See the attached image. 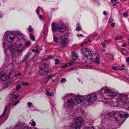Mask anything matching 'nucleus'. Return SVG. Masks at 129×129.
Instances as JSON below:
<instances>
[{
  "label": "nucleus",
  "mask_w": 129,
  "mask_h": 129,
  "mask_svg": "<svg viewBox=\"0 0 129 129\" xmlns=\"http://www.w3.org/2000/svg\"><path fill=\"white\" fill-rule=\"evenodd\" d=\"M22 129H31V128L30 127H24Z\"/></svg>",
  "instance_id": "53"
},
{
  "label": "nucleus",
  "mask_w": 129,
  "mask_h": 129,
  "mask_svg": "<svg viewBox=\"0 0 129 129\" xmlns=\"http://www.w3.org/2000/svg\"><path fill=\"white\" fill-rule=\"evenodd\" d=\"M77 57V55L76 54L75 52H73L72 55V58L73 60H76Z\"/></svg>",
  "instance_id": "25"
},
{
  "label": "nucleus",
  "mask_w": 129,
  "mask_h": 129,
  "mask_svg": "<svg viewBox=\"0 0 129 129\" xmlns=\"http://www.w3.org/2000/svg\"><path fill=\"white\" fill-rule=\"evenodd\" d=\"M127 116V114H124L123 116L119 112H111L108 114L105 117L104 120L106 122L108 120H111L113 119L117 122L120 121L123 118H125Z\"/></svg>",
  "instance_id": "2"
},
{
  "label": "nucleus",
  "mask_w": 129,
  "mask_h": 129,
  "mask_svg": "<svg viewBox=\"0 0 129 129\" xmlns=\"http://www.w3.org/2000/svg\"><path fill=\"white\" fill-rule=\"evenodd\" d=\"M3 47L4 48L6 46L7 44L6 42H5V41L4 40L3 42Z\"/></svg>",
  "instance_id": "44"
},
{
  "label": "nucleus",
  "mask_w": 129,
  "mask_h": 129,
  "mask_svg": "<svg viewBox=\"0 0 129 129\" xmlns=\"http://www.w3.org/2000/svg\"><path fill=\"white\" fill-rule=\"evenodd\" d=\"M50 91L49 89L47 88L46 89V94H47L49 92H50Z\"/></svg>",
  "instance_id": "45"
},
{
  "label": "nucleus",
  "mask_w": 129,
  "mask_h": 129,
  "mask_svg": "<svg viewBox=\"0 0 129 129\" xmlns=\"http://www.w3.org/2000/svg\"><path fill=\"white\" fill-rule=\"evenodd\" d=\"M74 95L73 94H67L64 97L65 98H68V97H70V98H72V97H74Z\"/></svg>",
  "instance_id": "24"
},
{
  "label": "nucleus",
  "mask_w": 129,
  "mask_h": 129,
  "mask_svg": "<svg viewBox=\"0 0 129 129\" xmlns=\"http://www.w3.org/2000/svg\"><path fill=\"white\" fill-rule=\"evenodd\" d=\"M46 95L47 96H53V92H51V93H50V92H49V93H47V94H46Z\"/></svg>",
  "instance_id": "36"
},
{
  "label": "nucleus",
  "mask_w": 129,
  "mask_h": 129,
  "mask_svg": "<svg viewBox=\"0 0 129 129\" xmlns=\"http://www.w3.org/2000/svg\"><path fill=\"white\" fill-rule=\"evenodd\" d=\"M34 56L32 55L31 52H28L24 57V59L23 61L25 62L26 61H29L31 60L34 57Z\"/></svg>",
  "instance_id": "8"
},
{
  "label": "nucleus",
  "mask_w": 129,
  "mask_h": 129,
  "mask_svg": "<svg viewBox=\"0 0 129 129\" xmlns=\"http://www.w3.org/2000/svg\"><path fill=\"white\" fill-rule=\"evenodd\" d=\"M6 41L8 42L11 43L13 42L15 39V36L12 33H8L5 37Z\"/></svg>",
  "instance_id": "4"
},
{
  "label": "nucleus",
  "mask_w": 129,
  "mask_h": 129,
  "mask_svg": "<svg viewBox=\"0 0 129 129\" xmlns=\"http://www.w3.org/2000/svg\"><path fill=\"white\" fill-rule=\"evenodd\" d=\"M56 27L59 31L63 32L65 30L66 26L63 23L59 22L57 25Z\"/></svg>",
  "instance_id": "5"
},
{
  "label": "nucleus",
  "mask_w": 129,
  "mask_h": 129,
  "mask_svg": "<svg viewBox=\"0 0 129 129\" xmlns=\"http://www.w3.org/2000/svg\"><path fill=\"white\" fill-rule=\"evenodd\" d=\"M82 62L83 63L89 64L90 63V58H88L87 56H85L83 57L82 58Z\"/></svg>",
  "instance_id": "14"
},
{
  "label": "nucleus",
  "mask_w": 129,
  "mask_h": 129,
  "mask_svg": "<svg viewBox=\"0 0 129 129\" xmlns=\"http://www.w3.org/2000/svg\"><path fill=\"white\" fill-rule=\"evenodd\" d=\"M111 2L114 6H115L117 4V0H111Z\"/></svg>",
  "instance_id": "31"
},
{
  "label": "nucleus",
  "mask_w": 129,
  "mask_h": 129,
  "mask_svg": "<svg viewBox=\"0 0 129 129\" xmlns=\"http://www.w3.org/2000/svg\"><path fill=\"white\" fill-rule=\"evenodd\" d=\"M21 74V73L20 72H19L17 74H16L15 75V77H17L18 76H19Z\"/></svg>",
  "instance_id": "50"
},
{
  "label": "nucleus",
  "mask_w": 129,
  "mask_h": 129,
  "mask_svg": "<svg viewBox=\"0 0 129 129\" xmlns=\"http://www.w3.org/2000/svg\"><path fill=\"white\" fill-rule=\"evenodd\" d=\"M23 127L22 124L20 122H18L15 126V127L19 129Z\"/></svg>",
  "instance_id": "22"
},
{
  "label": "nucleus",
  "mask_w": 129,
  "mask_h": 129,
  "mask_svg": "<svg viewBox=\"0 0 129 129\" xmlns=\"http://www.w3.org/2000/svg\"><path fill=\"white\" fill-rule=\"evenodd\" d=\"M31 125L32 126H35L36 125V124L35 122L34 121L31 124Z\"/></svg>",
  "instance_id": "49"
},
{
  "label": "nucleus",
  "mask_w": 129,
  "mask_h": 129,
  "mask_svg": "<svg viewBox=\"0 0 129 129\" xmlns=\"http://www.w3.org/2000/svg\"><path fill=\"white\" fill-rule=\"evenodd\" d=\"M115 25V23H113L111 25V27H114Z\"/></svg>",
  "instance_id": "60"
},
{
  "label": "nucleus",
  "mask_w": 129,
  "mask_h": 129,
  "mask_svg": "<svg viewBox=\"0 0 129 129\" xmlns=\"http://www.w3.org/2000/svg\"><path fill=\"white\" fill-rule=\"evenodd\" d=\"M122 103L123 107L126 109H129V103L127 100H125L123 101Z\"/></svg>",
  "instance_id": "13"
},
{
  "label": "nucleus",
  "mask_w": 129,
  "mask_h": 129,
  "mask_svg": "<svg viewBox=\"0 0 129 129\" xmlns=\"http://www.w3.org/2000/svg\"><path fill=\"white\" fill-rule=\"evenodd\" d=\"M32 104V103L31 102H28L27 104L29 107H30Z\"/></svg>",
  "instance_id": "57"
},
{
  "label": "nucleus",
  "mask_w": 129,
  "mask_h": 129,
  "mask_svg": "<svg viewBox=\"0 0 129 129\" xmlns=\"http://www.w3.org/2000/svg\"><path fill=\"white\" fill-rule=\"evenodd\" d=\"M69 40L68 39L65 38L64 39H61L60 41V46L61 47H63L66 46L68 43Z\"/></svg>",
  "instance_id": "12"
},
{
  "label": "nucleus",
  "mask_w": 129,
  "mask_h": 129,
  "mask_svg": "<svg viewBox=\"0 0 129 129\" xmlns=\"http://www.w3.org/2000/svg\"><path fill=\"white\" fill-rule=\"evenodd\" d=\"M29 37L33 41H35L34 36L32 34H30L29 35Z\"/></svg>",
  "instance_id": "29"
},
{
  "label": "nucleus",
  "mask_w": 129,
  "mask_h": 129,
  "mask_svg": "<svg viewBox=\"0 0 129 129\" xmlns=\"http://www.w3.org/2000/svg\"><path fill=\"white\" fill-rule=\"evenodd\" d=\"M30 42L29 41L27 42L26 44V46H28L29 45Z\"/></svg>",
  "instance_id": "52"
},
{
  "label": "nucleus",
  "mask_w": 129,
  "mask_h": 129,
  "mask_svg": "<svg viewBox=\"0 0 129 129\" xmlns=\"http://www.w3.org/2000/svg\"><path fill=\"white\" fill-rule=\"evenodd\" d=\"M21 88L22 86L21 85H18L16 86V90H19Z\"/></svg>",
  "instance_id": "34"
},
{
  "label": "nucleus",
  "mask_w": 129,
  "mask_h": 129,
  "mask_svg": "<svg viewBox=\"0 0 129 129\" xmlns=\"http://www.w3.org/2000/svg\"><path fill=\"white\" fill-rule=\"evenodd\" d=\"M51 30L52 33H53L55 34V33L56 31L57 30V28L55 27H52Z\"/></svg>",
  "instance_id": "33"
},
{
  "label": "nucleus",
  "mask_w": 129,
  "mask_h": 129,
  "mask_svg": "<svg viewBox=\"0 0 129 129\" xmlns=\"http://www.w3.org/2000/svg\"><path fill=\"white\" fill-rule=\"evenodd\" d=\"M16 36L18 39L20 40H22L24 38L23 35L19 31L17 32L16 33Z\"/></svg>",
  "instance_id": "17"
},
{
  "label": "nucleus",
  "mask_w": 129,
  "mask_h": 129,
  "mask_svg": "<svg viewBox=\"0 0 129 129\" xmlns=\"http://www.w3.org/2000/svg\"><path fill=\"white\" fill-rule=\"evenodd\" d=\"M32 30V29L31 28L30 26H29L28 28V30L29 31V32L31 31Z\"/></svg>",
  "instance_id": "59"
},
{
  "label": "nucleus",
  "mask_w": 129,
  "mask_h": 129,
  "mask_svg": "<svg viewBox=\"0 0 129 129\" xmlns=\"http://www.w3.org/2000/svg\"><path fill=\"white\" fill-rule=\"evenodd\" d=\"M55 23L54 22H53L51 25V26L52 27H55Z\"/></svg>",
  "instance_id": "47"
},
{
  "label": "nucleus",
  "mask_w": 129,
  "mask_h": 129,
  "mask_svg": "<svg viewBox=\"0 0 129 129\" xmlns=\"http://www.w3.org/2000/svg\"><path fill=\"white\" fill-rule=\"evenodd\" d=\"M50 71L49 72L47 70H46L44 69H40V74L43 76L44 75H48V72H49L51 73L52 71L51 70H50Z\"/></svg>",
  "instance_id": "15"
},
{
  "label": "nucleus",
  "mask_w": 129,
  "mask_h": 129,
  "mask_svg": "<svg viewBox=\"0 0 129 129\" xmlns=\"http://www.w3.org/2000/svg\"><path fill=\"white\" fill-rule=\"evenodd\" d=\"M118 67L114 66L112 68V69L114 70H118Z\"/></svg>",
  "instance_id": "42"
},
{
  "label": "nucleus",
  "mask_w": 129,
  "mask_h": 129,
  "mask_svg": "<svg viewBox=\"0 0 129 129\" xmlns=\"http://www.w3.org/2000/svg\"><path fill=\"white\" fill-rule=\"evenodd\" d=\"M7 50H9V51H10L11 54L14 55L15 53V51L16 50V47L15 46L14 44H12L10 45L8 48L6 49L5 50V52H6V51Z\"/></svg>",
  "instance_id": "10"
},
{
  "label": "nucleus",
  "mask_w": 129,
  "mask_h": 129,
  "mask_svg": "<svg viewBox=\"0 0 129 129\" xmlns=\"http://www.w3.org/2000/svg\"><path fill=\"white\" fill-rule=\"evenodd\" d=\"M113 19L111 17H110V18L109 20H108V22L110 23H111L113 21Z\"/></svg>",
  "instance_id": "41"
},
{
  "label": "nucleus",
  "mask_w": 129,
  "mask_h": 129,
  "mask_svg": "<svg viewBox=\"0 0 129 129\" xmlns=\"http://www.w3.org/2000/svg\"><path fill=\"white\" fill-rule=\"evenodd\" d=\"M53 36L54 42L55 43H57L58 42V39L57 37L55 35H53Z\"/></svg>",
  "instance_id": "23"
},
{
  "label": "nucleus",
  "mask_w": 129,
  "mask_h": 129,
  "mask_svg": "<svg viewBox=\"0 0 129 129\" xmlns=\"http://www.w3.org/2000/svg\"><path fill=\"white\" fill-rule=\"evenodd\" d=\"M83 35L82 34H79V35H77V36L78 37L80 36L81 37H83Z\"/></svg>",
  "instance_id": "63"
},
{
  "label": "nucleus",
  "mask_w": 129,
  "mask_h": 129,
  "mask_svg": "<svg viewBox=\"0 0 129 129\" xmlns=\"http://www.w3.org/2000/svg\"><path fill=\"white\" fill-rule=\"evenodd\" d=\"M118 70H120L122 71L124 70L125 69L121 67L120 66H118Z\"/></svg>",
  "instance_id": "40"
},
{
  "label": "nucleus",
  "mask_w": 129,
  "mask_h": 129,
  "mask_svg": "<svg viewBox=\"0 0 129 129\" xmlns=\"http://www.w3.org/2000/svg\"><path fill=\"white\" fill-rule=\"evenodd\" d=\"M101 44L102 45V46L103 48H105L106 47V45L105 43L103 41L102 42Z\"/></svg>",
  "instance_id": "37"
},
{
  "label": "nucleus",
  "mask_w": 129,
  "mask_h": 129,
  "mask_svg": "<svg viewBox=\"0 0 129 129\" xmlns=\"http://www.w3.org/2000/svg\"><path fill=\"white\" fill-rule=\"evenodd\" d=\"M10 82H8L7 83L5 84L3 86V89H5L8 87L11 84Z\"/></svg>",
  "instance_id": "26"
},
{
  "label": "nucleus",
  "mask_w": 129,
  "mask_h": 129,
  "mask_svg": "<svg viewBox=\"0 0 129 129\" xmlns=\"http://www.w3.org/2000/svg\"><path fill=\"white\" fill-rule=\"evenodd\" d=\"M68 67V65L66 64H63V65L62 66L61 68H67Z\"/></svg>",
  "instance_id": "46"
},
{
  "label": "nucleus",
  "mask_w": 129,
  "mask_h": 129,
  "mask_svg": "<svg viewBox=\"0 0 129 129\" xmlns=\"http://www.w3.org/2000/svg\"><path fill=\"white\" fill-rule=\"evenodd\" d=\"M48 81V80L47 78H45L43 79V81L41 82V83L43 84V83L46 84L47 82Z\"/></svg>",
  "instance_id": "30"
},
{
  "label": "nucleus",
  "mask_w": 129,
  "mask_h": 129,
  "mask_svg": "<svg viewBox=\"0 0 129 129\" xmlns=\"http://www.w3.org/2000/svg\"><path fill=\"white\" fill-rule=\"evenodd\" d=\"M19 102V101H18L15 102L13 104L14 106L16 105Z\"/></svg>",
  "instance_id": "55"
},
{
  "label": "nucleus",
  "mask_w": 129,
  "mask_h": 129,
  "mask_svg": "<svg viewBox=\"0 0 129 129\" xmlns=\"http://www.w3.org/2000/svg\"><path fill=\"white\" fill-rule=\"evenodd\" d=\"M22 84L23 85H25V86H26V85H28L29 84V83H22Z\"/></svg>",
  "instance_id": "54"
},
{
  "label": "nucleus",
  "mask_w": 129,
  "mask_h": 129,
  "mask_svg": "<svg viewBox=\"0 0 129 129\" xmlns=\"http://www.w3.org/2000/svg\"><path fill=\"white\" fill-rule=\"evenodd\" d=\"M66 80L65 78H62L61 79V82L62 83L64 82Z\"/></svg>",
  "instance_id": "43"
},
{
  "label": "nucleus",
  "mask_w": 129,
  "mask_h": 129,
  "mask_svg": "<svg viewBox=\"0 0 129 129\" xmlns=\"http://www.w3.org/2000/svg\"><path fill=\"white\" fill-rule=\"evenodd\" d=\"M82 53L85 56H87L90 53V51L88 49L85 48L83 49L82 50Z\"/></svg>",
  "instance_id": "18"
},
{
  "label": "nucleus",
  "mask_w": 129,
  "mask_h": 129,
  "mask_svg": "<svg viewBox=\"0 0 129 129\" xmlns=\"http://www.w3.org/2000/svg\"><path fill=\"white\" fill-rule=\"evenodd\" d=\"M17 50L18 52L20 53L22 52L23 47L21 44H20L17 45Z\"/></svg>",
  "instance_id": "20"
},
{
  "label": "nucleus",
  "mask_w": 129,
  "mask_h": 129,
  "mask_svg": "<svg viewBox=\"0 0 129 129\" xmlns=\"http://www.w3.org/2000/svg\"><path fill=\"white\" fill-rule=\"evenodd\" d=\"M123 39V38L121 36H116L115 37V40L116 41L119 40H122Z\"/></svg>",
  "instance_id": "28"
},
{
  "label": "nucleus",
  "mask_w": 129,
  "mask_h": 129,
  "mask_svg": "<svg viewBox=\"0 0 129 129\" xmlns=\"http://www.w3.org/2000/svg\"><path fill=\"white\" fill-rule=\"evenodd\" d=\"M75 102L72 99H69L67 100V105L69 107L71 106Z\"/></svg>",
  "instance_id": "21"
},
{
  "label": "nucleus",
  "mask_w": 129,
  "mask_h": 129,
  "mask_svg": "<svg viewBox=\"0 0 129 129\" xmlns=\"http://www.w3.org/2000/svg\"><path fill=\"white\" fill-rule=\"evenodd\" d=\"M70 124V129H80V127L75 122Z\"/></svg>",
  "instance_id": "16"
},
{
  "label": "nucleus",
  "mask_w": 129,
  "mask_h": 129,
  "mask_svg": "<svg viewBox=\"0 0 129 129\" xmlns=\"http://www.w3.org/2000/svg\"><path fill=\"white\" fill-rule=\"evenodd\" d=\"M76 30L79 31L82 30V28L80 26L79 24H77L76 25Z\"/></svg>",
  "instance_id": "27"
},
{
  "label": "nucleus",
  "mask_w": 129,
  "mask_h": 129,
  "mask_svg": "<svg viewBox=\"0 0 129 129\" xmlns=\"http://www.w3.org/2000/svg\"><path fill=\"white\" fill-rule=\"evenodd\" d=\"M97 99L96 95L94 93L88 94L85 98L86 101L90 105L93 104Z\"/></svg>",
  "instance_id": "3"
},
{
  "label": "nucleus",
  "mask_w": 129,
  "mask_h": 129,
  "mask_svg": "<svg viewBox=\"0 0 129 129\" xmlns=\"http://www.w3.org/2000/svg\"><path fill=\"white\" fill-rule=\"evenodd\" d=\"M73 63L72 62H69V67H70V66H72Z\"/></svg>",
  "instance_id": "58"
},
{
  "label": "nucleus",
  "mask_w": 129,
  "mask_h": 129,
  "mask_svg": "<svg viewBox=\"0 0 129 129\" xmlns=\"http://www.w3.org/2000/svg\"><path fill=\"white\" fill-rule=\"evenodd\" d=\"M121 51L124 53H126L127 51V50L126 49L124 48H122Z\"/></svg>",
  "instance_id": "39"
},
{
  "label": "nucleus",
  "mask_w": 129,
  "mask_h": 129,
  "mask_svg": "<svg viewBox=\"0 0 129 129\" xmlns=\"http://www.w3.org/2000/svg\"><path fill=\"white\" fill-rule=\"evenodd\" d=\"M85 98L83 96L80 95L75 97L74 100L76 102L80 104L84 101Z\"/></svg>",
  "instance_id": "9"
},
{
  "label": "nucleus",
  "mask_w": 129,
  "mask_h": 129,
  "mask_svg": "<svg viewBox=\"0 0 129 129\" xmlns=\"http://www.w3.org/2000/svg\"><path fill=\"white\" fill-rule=\"evenodd\" d=\"M122 46L123 47H125L126 46V45L125 43H124L122 44Z\"/></svg>",
  "instance_id": "56"
},
{
  "label": "nucleus",
  "mask_w": 129,
  "mask_h": 129,
  "mask_svg": "<svg viewBox=\"0 0 129 129\" xmlns=\"http://www.w3.org/2000/svg\"><path fill=\"white\" fill-rule=\"evenodd\" d=\"M126 62H129V57H127L126 59Z\"/></svg>",
  "instance_id": "61"
},
{
  "label": "nucleus",
  "mask_w": 129,
  "mask_h": 129,
  "mask_svg": "<svg viewBox=\"0 0 129 129\" xmlns=\"http://www.w3.org/2000/svg\"><path fill=\"white\" fill-rule=\"evenodd\" d=\"M35 48H36V53H38L39 52V51L38 50V49L39 48V46L38 45H37L35 46Z\"/></svg>",
  "instance_id": "38"
},
{
  "label": "nucleus",
  "mask_w": 129,
  "mask_h": 129,
  "mask_svg": "<svg viewBox=\"0 0 129 129\" xmlns=\"http://www.w3.org/2000/svg\"><path fill=\"white\" fill-rule=\"evenodd\" d=\"M128 14V13L127 12H126L125 13H123V16L124 17H126L127 16Z\"/></svg>",
  "instance_id": "51"
},
{
  "label": "nucleus",
  "mask_w": 129,
  "mask_h": 129,
  "mask_svg": "<svg viewBox=\"0 0 129 129\" xmlns=\"http://www.w3.org/2000/svg\"><path fill=\"white\" fill-rule=\"evenodd\" d=\"M101 128H99V129H106V127H101Z\"/></svg>",
  "instance_id": "62"
},
{
  "label": "nucleus",
  "mask_w": 129,
  "mask_h": 129,
  "mask_svg": "<svg viewBox=\"0 0 129 129\" xmlns=\"http://www.w3.org/2000/svg\"><path fill=\"white\" fill-rule=\"evenodd\" d=\"M100 57L99 54L96 53H94L92 54L90 56V61H97L98 64H99V62L98 61Z\"/></svg>",
  "instance_id": "6"
},
{
  "label": "nucleus",
  "mask_w": 129,
  "mask_h": 129,
  "mask_svg": "<svg viewBox=\"0 0 129 129\" xmlns=\"http://www.w3.org/2000/svg\"><path fill=\"white\" fill-rule=\"evenodd\" d=\"M53 76V75H50L47 78L48 79V80H49L50 79H51Z\"/></svg>",
  "instance_id": "48"
},
{
  "label": "nucleus",
  "mask_w": 129,
  "mask_h": 129,
  "mask_svg": "<svg viewBox=\"0 0 129 129\" xmlns=\"http://www.w3.org/2000/svg\"><path fill=\"white\" fill-rule=\"evenodd\" d=\"M101 94L100 98L102 99H105L109 100L107 98H105V95L108 96L112 98L116 96V99L117 103H120V102H123L126 99H125L127 97L126 95L122 93H118L116 92L111 91L110 89L107 87H105L102 89L100 90Z\"/></svg>",
  "instance_id": "1"
},
{
  "label": "nucleus",
  "mask_w": 129,
  "mask_h": 129,
  "mask_svg": "<svg viewBox=\"0 0 129 129\" xmlns=\"http://www.w3.org/2000/svg\"><path fill=\"white\" fill-rule=\"evenodd\" d=\"M74 122L81 127L84 121L83 118L81 117H76L74 120Z\"/></svg>",
  "instance_id": "7"
},
{
  "label": "nucleus",
  "mask_w": 129,
  "mask_h": 129,
  "mask_svg": "<svg viewBox=\"0 0 129 129\" xmlns=\"http://www.w3.org/2000/svg\"><path fill=\"white\" fill-rule=\"evenodd\" d=\"M55 64H59L60 63V60L57 59H55Z\"/></svg>",
  "instance_id": "35"
},
{
  "label": "nucleus",
  "mask_w": 129,
  "mask_h": 129,
  "mask_svg": "<svg viewBox=\"0 0 129 129\" xmlns=\"http://www.w3.org/2000/svg\"><path fill=\"white\" fill-rule=\"evenodd\" d=\"M9 76H8L5 73L2 72L0 73V79L2 81H4L9 79Z\"/></svg>",
  "instance_id": "11"
},
{
  "label": "nucleus",
  "mask_w": 129,
  "mask_h": 129,
  "mask_svg": "<svg viewBox=\"0 0 129 129\" xmlns=\"http://www.w3.org/2000/svg\"><path fill=\"white\" fill-rule=\"evenodd\" d=\"M7 107H6L4 111V112L0 116V119H1L3 116L5 114L7 110Z\"/></svg>",
  "instance_id": "32"
},
{
  "label": "nucleus",
  "mask_w": 129,
  "mask_h": 129,
  "mask_svg": "<svg viewBox=\"0 0 129 129\" xmlns=\"http://www.w3.org/2000/svg\"><path fill=\"white\" fill-rule=\"evenodd\" d=\"M48 65L47 64L45 63L40 64L39 66L40 69H44L48 68Z\"/></svg>",
  "instance_id": "19"
},
{
  "label": "nucleus",
  "mask_w": 129,
  "mask_h": 129,
  "mask_svg": "<svg viewBox=\"0 0 129 129\" xmlns=\"http://www.w3.org/2000/svg\"><path fill=\"white\" fill-rule=\"evenodd\" d=\"M86 129H94L93 128L91 127H88Z\"/></svg>",
  "instance_id": "64"
}]
</instances>
